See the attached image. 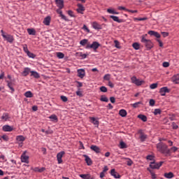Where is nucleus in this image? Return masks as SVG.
<instances>
[{"mask_svg":"<svg viewBox=\"0 0 179 179\" xmlns=\"http://www.w3.org/2000/svg\"><path fill=\"white\" fill-rule=\"evenodd\" d=\"M157 150L162 154H165L166 156L171 155V150L169 148V145L164 143H159L157 144Z\"/></svg>","mask_w":179,"mask_h":179,"instance_id":"1","label":"nucleus"},{"mask_svg":"<svg viewBox=\"0 0 179 179\" xmlns=\"http://www.w3.org/2000/svg\"><path fill=\"white\" fill-rule=\"evenodd\" d=\"M146 36L147 34L141 36V43L145 45L148 50H151L153 48V43H152L151 40L146 39Z\"/></svg>","mask_w":179,"mask_h":179,"instance_id":"2","label":"nucleus"},{"mask_svg":"<svg viewBox=\"0 0 179 179\" xmlns=\"http://www.w3.org/2000/svg\"><path fill=\"white\" fill-rule=\"evenodd\" d=\"M1 36L2 37L6 39V41H8V43H13V41H15V38H13V36H12L11 34H8L4 32L3 29H1Z\"/></svg>","mask_w":179,"mask_h":179,"instance_id":"3","label":"nucleus"},{"mask_svg":"<svg viewBox=\"0 0 179 179\" xmlns=\"http://www.w3.org/2000/svg\"><path fill=\"white\" fill-rule=\"evenodd\" d=\"M163 164H164V161H160L159 162H155V161H153L152 162H150V167L152 169H159Z\"/></svg>","mask_w":179,"mask_h":179,"instance_id":"4","label":"nucleus"},{"mask_svg":"<svg viewBox=\"0 0 179 179\" xmlns=\"http://www.w3.org/2000/svg\"><path fill=\"white\" fill-rule=\"evenodd\" d=\"M100 46V43L97 41H94L91 45H87L86 48H93V50H97Z\"/></svg>","mask_w":179,"mask_h":179,"instance_id":"5","label":"nucleus"},{"mask_svg":"<svg viewBox=\"0 0 179 179\" xmlns=\"http://www.w3.org/2000/svg\"><path fill=\"white\" fill-rule=\"evenodd\" d=\"M64 154H65L64 151L59 152V153L57 154V159L58 164H62L63 162L62 157H64Z\"/></svg>","mask_w":179,"mask_h":179,"instance_id":"6","label":"nucleus"},{"mask_svg":"<svg viewBox=\"0 0 179 179\" xmlns=\"http://www.w3.org/2000/svg\"><path fill=\"white\" fill-rule=\"evenodd\" d=\"M2 129L3 132H12L13 131V126H10L9 124H4Z\"/></svg>","mask_w":179,"mask_h":179,"instance_id":"7","label":"nucleus"},{"mask_svg":"<svg viewBox=\"0 0 179 179\" xmlns=\"http://www.w3.org/2000/svg\"><path fill=\"white\" fill-rule=\"evenodd\" d=\"M16 139H17V141L20 143H19L20 146H22V143L24 141H25L26 138H24V136H23V135H17Z\"/></svg>","mask_w":179,"mask_h":179,"instance_id":"8","label":"nucleus"},{"mask_svg":"<svg viewBox=\"0 0 179 179\" xmlns=\"http://www.w3.org/2000/svg\"><path fill=\"white\" fill-rule=\"evenodd\" d=\"M77 6H78L77 12H78V13H81V15H83L84 11L85 10V8L83 6V5H82V3H78Z\"/></svg>","mask_w":179,"mask_h":179,"instance_id":"9","label":"nucleus"},{"mask_svg":"<svg viewBox=\"0 0 179 179\" xmlns=\"http://www.w3.org/2000/svg\"><path fill=\"white\" fill-rule=\"evenodd\" d=\"M110 174L111 176H114L115 179H120V178H121V175H120L119 173L115 171V169H111Z\"/></svg>","mask_w":179,"mask_h":179,"instance_id":"10","label":"nucleus"},{"mask_svg":"<svg viewBox=\"0 0 179 179\" xmlns=\"http://www.w3.org/2000/svg\"><path fill=\"white\" fill-rule=\"evenodd\" d=\"M77 73H78V77L83 78L85 76V71L83 69H78Z\"/></svg>","mask_w":179,"mask_h":179,"instance_id":"11","label":"nucleus"},{"mask_svg":"<svg viewBox=\"0 0 179 179\" xmlns=\"http://www.w3.org/2000/svg\"><path fill=\"white\" fill-rule=\"evenodd\" d=\"M169 90L168 87H162L159 90V93L161 94V96H166V93H169Z\"/></svg>","mask_w":179,"mask_h":179,"instance_id":"12","label":"nucleus"},{"mask_svg":"<svg viewBox=\"0 0 179 179\" xmlns=\"http://www.w3.org/2000/svg\"><path fill=\"white\" fill-rule=\"evenodd\" d=\"M92 26L95 30H101L102 29V26L100 25V24H99L97 22H93Z\"/></svg>","mask_w":179,"mask_h":179,"instance_id":"13","label":"nucleus"},{"mask_svg":"<svg viewBox=\"0 0 179 179\" xmlns=\"http://www.w3.org/2000/svg\"><path fill=\"white\" fill-rule=\"evenodd\" d=\"M148 34H150V36H154V37H156L158 39H159V38L161 37L160 34L158 32H156L155 31H149Z\"/></svg>","mask_w":179,"mask_h":179,"instance_id":"14","label":"nucleus"},{"mask_svg":"<svg viewBox=\"0 0 179 179\" xmlns=\"http://www.w3.org/2000/svg\"><path fill=\"white\" fill-rule=\"evenodd\" d=\"M7 83V86L8 87L10 88V90H11V92L13 93V92H15V88H13V83L12 81H9L8 80H6Z\"/></svg>","mask_w":179,"mask_h":179,"instance_id":"15","label":"nucleus"},{"mask_svg":"<svg viewBox=\"0 0 179 179\" xmlns=\"http://www.w3.org/2000/svg\"><path fill=\"white\" fill-rule=\"evenodd\" d=\"M55 1L58 8H63L64 7V0H55Z\"/></svg>","mask_w":179,"mask_h":179,"instance_id":"16","label":"nucleus"},{"mask_svg":"<svg viewBox=\"0 0 179 179\" xmlns=\"http://www.w3.org/2000/svg\"><path fill=\"white\" fill-rule=\"evenodd\" d=\"M21 162H25L26 164H29V157L25 154H22L21 155Z\"/></svg>","mask_w":179,"mask_h":179,"instance_id":"17","label":"nucleus"},{"mask_svg":"<svg viewBox=\"0 0 179 179\" xmlns=\"http://www.w3.org/2000/svg\"><path fill=\"white\" fill-rule=\"evenodd\" d=\"M57 13L59 15L62 19H64V20H68L66 15H64V14L62 13V8H59L57 10Z\"/></svg>","mask_w":179,"mask_h":179,"instance_id":"18","label":"nucleus"},{"mask_svg":"<svg viewBox=\"0 0 179 179\" xmlns=\"http://www.w3.org/2000/svg\"><path fill=\"white\" fill-rule=\"evenodd\" d=\"M171 80L175 84H179V73L173 76V77H172V78H171Z\"/></svg>","mask_w":179,"mask_h":179,"instance_id":"19","label":"nucleus"},{"mask_svg":"<svg viewBox=\"0 0 179 179\" xmlns=\"http://www.w3.org/2000/svg\"><path fill=\"white\" fill-rule=\"evenodd\" d=\"M92 150H94L96 153H100L101 150L98 145H92L90 147Z\"/></svg>","mask_w":179,"mask_h":179,"instance_id":"20","label":"nucleus"},{"mask_svg":"<svg viewBox=\"0 0 179 179\" xmlns=\"http://www.w3.org/2000/svg\"><path fill=\"white\" fill-rule=\"evenodd\" d=\"M164 176L167 179H173V178H174V174L172 171H169V173H165Z\"/></svg>","mask_w":179,"mask_h":179,"instance_id":"21","label":"nucleus"},{"mask_svg":"<svg viewBox=\"0 0 179 179\" xmlns=\"http://www.w3.org/2000/svg\"><path fill=\"white\" fill-rule=\"evenodd\" d=\"M34 172H38V173H43L45 171V167L39 168V167H35V168H31Z\"/></svg>","mask_w":179,"mask_h":179,"instance_id":"22","label":"nucleus"},{"mask_svg":"<svg viewBox=\"0 0 179 179\" xmlns=\"http://www.w3.org/2000/svg\"><path fill=\"white\" fill-rule=\"evenodd\" d=\"M84 157H85V162H87L88 166H91L93 164L92 159L88 155H84Z\"/></svg>","mask_w":179,"mask_h":179,"instance_id":"23","label":"nucleus"},{"mask_svg":"<svg viewBox=\"0 0 179 179\" xmlns=\"http://www.w3.org/2000/svg\"><path fill=\"white\" fill-rule=\"evenodd\" d=\"M110 18L113 19L115 22H122V19H120L117 15H110Z\"/></svg>","mask_w":179,"mask_h":179,"instance_id":"24","label":"nucleus"},{"mask_svg":"<svg viewBox=\"0 0 179 179\" xmlns=\"http://www.w3.org/2000/svg\"><path fill=\"white\" fill-rule=\"evenodd\" d=\"M30 71H31V69H29V67H25L24 70L22 73V76H24V77H27Z\"/></svg>","mask_w":179,"mask_h":179,"instance_id":"25","label":"nucleus"},{"mask_svg":"<svg viewBox=\"0 0 179 179\" xmlns=\"http://www.w3.org/2000/svg\"><path fill=\"white\" fill-rule=\"evenodd\" d=\"M51 22V17H46L44 20H43V24H45V25L48 26L50 25Z\"/></svg>","mask_w":179,"mask_h":179,"instance_id":"26","label":"nucleus"},{"mask_svg":"<svg viewBox=\"0 0 179 179\" xmlns=\"http://www.w3.org/2000/svg\"><path fill=\"white\" fill-rule=\"evenodd\" d=\"M90 119L91 122H92V124H96V126H99V121L97 120V119H96V117H90Z\"/></svg>","mask_w":179,"mask_h":179,"instance_id":"27","label":"nucleus"},{"mask_svg":"<svg viewBox=\"0 0 179 179\" xmlns=\"http://www.w3.org/2000/svg\"><path fill=\"white\" fill-rule=\"evenodd\" d=\"M31 76L36 78V79L41 78L39 73L36 72V71H31Z\"/></svg>","mask_w":179,"mask_h":179,"instance_id":"28","label":"nucleus"},{"mask_svg":"<svg viewBox=\"0 0 179 179\" xmlns=\"http://www.w3.org/2000/svg\"><path fill=\"white\" fill-rule=\"evenodd\" d=\"M10 118V116H9L8 113H3L1 116L2 120L8 121Z\"/></svg>","mask_w":179,"mask_h":179,"instance_id":"29","label":"nucleus"},{"mask_svg":"<svg viewBox=\"0 0 179 179\" xmlns=\"http://www.w3.org/2000/svg\"><path fill=\"white\" fill-rule=\"evenodd\" d=\"M49 118L52 121H54L55 122H58V117L56 115V114H52V115L49 116Z\"/></svg>","mask_w":179,"mask_h":179,"instance_id":"30","label":"nucleus"},{"mask_svg":"<svg viewBox=\"0 0 179 179\" xmlns=\"http://www.w3.org/2000/svg\"><path fill=\"white\" fill-rule=\"evenodd\" d=\"M147 138L148 135L145 134V133H143V131L140 133V139L141 141H145V140H146Z\"/></svg>","mask_w":179,"mask_h":179,"instance_id":"31","label":"nucleus"},{"mask_svg":"<svg viewBox=\"0 0 179 179\" xmlns=\"http://www.w3.org/2000/svg\"><path fill=\"white\" fill-rule=\"evenodd\" d=\"M127 114V112L126 110V109H120V112H119V115L121 117H126Z\"/></svg>","mask_w":179,"mask_h":179,"instance_id":"32","label":"nucleus"},{"mask_svg":"<svg viewBox=\"0 0 179 179\" xmlns=\"http://www.w3.org/2000/svg\"><path fill=\"white\" fill-rule=\"evenodd\" d=\"M27 32L31 36H36V29H27Z\"/></svg>","mask_w":179,"mask_h":179,"instance_id":"33","label":"nucleus"},{"mask_svg":"<svg viewBox=\"0 0 179 179\" xmlns=\"http://www.w3.org/2000/svg\"><path fill=\"white\" fill-rule=\"evenodd\" d=\"M138 117H139V119H141V120H143L144 122L148 120L147 116L144 115L143 114H139Z\"/></svg>","mask_w":179,"mask_h":179,"instance_id":"34","label":"nucleus"},{"mask_svg":"<svg viewBox=\"0 0 179 179\" xmlns=\"http://www.w3.org/2000/svg\"><path fill=\"white\" fill-rule=\"evenodd\" d=\"M24 96L27 97V98H32L33 96V93L31 91H27L25 92L24 93Z\"/></svg>","mask_w":179,"mask_h":179,"instance_id":"35","label":"nucleus"},{"mask_svg":"<svg viewBox=\"0 0 179 179\" xmlns=\"http://www.w3.org/2000/svg\"><path fill=\"white\" fill-rule=\"evenodd\" d=\"M142 103V101L135 102L134 103H131V106L134 107V108H137L139 107V105H141Z\"/></svg>","mask_w":179,"mask_h":179,"instance_id":"36","label":"nucleus"},{"mask_svg":"<svg viewBox=\"0 0 179 179\" xmlns=\"http://www.w3.org/2000/svg\"><path fill=\"white\" fill-rule=\"evenodd\" d=\"M80 177L82 179H90L91 175L90 174H80Z\"/></svg>","mask_w":179,"mask_h":179,"instance_id":"37","label":"nucleus"},{"mask_svg":"<svg viewBox=\"0 0 179 179\" xmlns=\"http://www.w3.org/2000/svg\"><path fill=\"white\" fill-rule=\"evenodd\" d=\"M101 101H104L105 103H108V98L106 95H101L100 98Z\"/></svg>","mask_w":179,"mask_h":179,"instance_id":"38","label":"nucleus"},{"mask_svg":"<svg viewBox=\"0 0 179 179\" xmlns=\"http://www.w3.org/2000/svg\"><path fill=\"white\" fill-rule=\"evenodd\" d=\"M57 58L59 59H63L65 57V55L62 53V52H57Z\"/></svg>","mask_w":179,"mask_h":179,"instance_id":"39","label":"nucleus"},{"mask_svg":"<svg viewBox=\"0 0 179 179\" xmlns=\"http://www.w3.org/2000/svg\"><path fill=\"white\" fill-rule=\"evenodd\" d=\"M169 150H170V155H171L172 152L173 153H176V152H177V150H178V147L173 146V147H171V148H170Z\"/></svg>","mask_w":179,"mask_h":179,"instance_id":"40","label":"nucleus"},{"mask_svg":"<svg viewBox=\"0 0 179 179\" xmlns=\"http://www.w3.org/2000/svg\"><path fill=\"white\" fill-rule=\"evenodd\" d=\"M87 43H88V40L87 39H83V40H80V44L82 46H85V45L87 44Z\"/></svg>","mask_w":179,"mask_h":179,"instance_id":"41","label":"nucleus"},{"mask_svg":"<svg viewBox=\"0 0 179 179\" xmlns=\"http://www.w3.org/2000/svg\"><path fill=\"white\" fill-rule=\"evenodd\" d=\"M28 57L29 58H32V59H34L36 58V55H34V53H32L31 52H30V50H28Z\"/></svg>","mask_w":179,"mask_h":179,"instance_id":"42","label":"nucleus"},{"mask_svg":"<svg viewBox=\"0 0 179 179\" xmlns=\"http://www.w3.org/2000/svg\"><path fill=\"white\" fill-rule=\"evenodd\" d=\"M133 48L135 49V50H139L140 48V45L138 43H133L132 45Z\"/></svg>","mask_w":179,"mask_h":179,"instance_id":"43","label":"nucleus"},{"mask_svg":"<svg viewBox=\"0 0 179 179\" xmlns=\"http://www.w3.org/2000/svg\"><path fill=\"white\" fill-rule=\"evenodd\" d=\"M161 113H162L161 109H159V108L155 109V110H154L155 115H158V114H161Z\"/></svg>","mask_w":179,"mask_h":179,"instance_id":"44","label":"nucleus"},{"mask_svg":"<svg viewBox=\"0 0 179 179\" xmlns=\"http://www.w3.org/2000/svg\"><path fill=\"white\" fill-rule=\"evenodd\" d=\"M143 83H144L143 80L136 79V85H137V86H141V85H143Z\"/></svg>","mask_w":179,"mask_h":179,"instance_id":"45","label":"nucleus"},{"mask_svg":"<svg viewBox=\"0 0 179 179\" xmlns=\"http://www.w3.org/2000/svg\"><path fill=\"white\" fill-rule=\"evenodd\" d=\"M148 170L150 172V174L152 176V179H157L156 174H155V173L153 171H150V169H149V168H148Z\"/></svg>","mask_w":179,"mask_h":179,"instance_id":"46","label":"nucleus"},{"mask_svg":"<svg viewBox=\"0 0 179 179\" xmlns=\"http://www.w3.org/2000/svg\"><path fill=\"white\" fill-rule=\"evenodd\" d=\"M120 148L122 149L127 148V145L125 143H124V141H120Z\"/></svg>","mask_w":179,"mask_h":179,"instance_id":"47","label":"nucleus"},{"mask_svg":"<svg viewBox=\"0 0 179 179\" xmlns=\"http://www.w3.org/2000/svg\"><path fill=\"white\" fill-rule=\"evenodd\" d=\"M134 22H137V20L139 21H143V20H148L147 17H144L143 18H134Z\"/></svg>","mask_w":179,"mask_h":179,"instance_id":"48","label":"nucleus"},{"mask_svg":"<svg viewBox=\"0 0 179 179\" xmlns=\"http://www.w3.org/2000/svg\"><path fill=\"white\" fill-rule=\"evenodd\" d=\"M23 50L25 52V53H27V55H28L29 53V50H28V46L27 45H23Z\"/></svg>","mask_w":179,"mask_h":179,"instance_id":"49","label":"nucleus"},{"mask_svg":"<svg viewBox=\"0 0 179 179\" xmlns=\"http://www.w3.org/2000/svg\"><path fill=\"white\" fill-rule=\"evenodd\" d=\"M61 99H62V101H64V103H66V101H68V98H67V96H65V95H62V96H61Z\"/></svg>","mask_w":179,"mask_h":179,"instance_id":"50","label":"nucleus"},{"mask_svg":"<svg viewBox=\"0 0 179 179\" xmlns=\"http://www.w3.org/2000/svg\"><path fill=\"white\" fill-rule=\"evenodd\" d=\"M100 91L103 92H106L108 91V90H107V87H106V86H101L100 87Z\"/></svg>","mask_w":179,"mask_h":179,"instance_id":"51","label":"nucleus"},{"mask_svg":"<svg viewBox=\"0 0 179 179\" xmlns=\"http://www.w3.org/2000/svg\"><path fill=\"white\" fill-rule=\"evenodd\" d=\"M157 87H158V84H151L150 86V88L151 90H155Z\"/></svg>","mask_w":179,"mask_h":179,"instance_id":"52","label":"nucleus"},{"mask_svg":"<svg viewBox=\"0 0 179 179\" xmlns=\"http://www.w3.org/2000/svg\"><path fill=\"white\" fill-rule=\"evenodd\" d=\"M127 160V164L128 166H131V164L134 163L132 160H131V159H126Z\"/></svg>","mask_w":179,"mask_h":179,"instance_id":"53","label":"nucleus"},{"mask_svg":"<svg viewBox=\"0 0 179 179\" xmlns=\"http://www.w3.org/2000/svg\"><path fill=\"white\" fill-rule=\"evenodd\" d=\"M104 80H110V74H106L103 77Z\"/></svg>","mask_w":179,"mask_h":179,"instance_id":"54","label":"nucleus"},{"mask_svg":"<svg viewBox=\"0 0 179 179\" xmlns=\"http://www.w3.org/2000/svg\"><path fill=\"white\" fill-rule=\"evenodd\" d=\"M107 12H108V13H110L112 15H114V13H115V10H113L112 8H108Z\"/></svg>","mask_w":179,"mask_h":179,"instance_id":"55","label":"nucleus"},{"mask_svg":"<svg viewBox=\"0 0 179 179\" xmlns=\"http://www.w3.org/2000/svg\"><path fill=\"white\" fill-rule=\"evenodd\" d=\"M155 101L154 99H150V106H155Z\"/></svg>","mask_w":179,"mask_h":179,"instance_id":"56","label":"nucleus"},{"mask_svg":"<svg viewBox=\"0 0 179 179\" xmlns=\"http://www.w3.org/2000/svg\"><path fill=\"white\" fill-rule=\"evenodd\" d=\"M169 65H170V64H169V62H163V66H164V67H169Z\"/></svg>","mask_w":179,"mask_h":179,"instance_id":"57","label":"nucleus"},{"mask_svg":"<svg viewBox=\"0 0 179 179\" xmlns=\"http://www.w3.org/2000/svg\"><path fill=\"white\" fill-rule=\"evenodd\" d=\"M127 10V12H130L131 13H137V10H129L128 8H127V10Z\"/></svg>","mask_w":179,"mask_h":179,"instance_id":"58","label":"nucleus"},{"mask_svg":"<svg viewBox=\"0 0 179 179\" xmlns=\"http://www.w3.org/2000/svg\"><path fill=\"white\" fill-rule=\"evenodd\" d=\"M117 9L120 10H124V11H127V8H126V7L124 6H118Z\"/></svg>","mask_w":179,"mask_h":179,"instance_id":"59","label":"nucleus"},{"mask_svg":"<svg viewBox=\"0 0 179 179\" xmlns=\"http://www.w3.org/2000/svg\"><path fill=\"white\" fill-rule=\"evenodd\" d=\"M110 100L111 103H115V96H110Z\"/></svg>","mask_w":179,"mask_h":179,"instance_id":"60","label":"nucleus"},{"mask_svg":"<svg viewBox=\"0 0 179 179\" xmlns=\"http://www.w3.org/2000/svg\"><path fill=\"white\" fill-rule=\"evenodd\" d=\"M136 79H137L136 77H132V78H131V81H132V83H134L135 85H136Z\"/></svg>","mask_w":179,"mask_h":179,"instance_id":"61","label":"nucleus"},{"mask_svg":"<svg viewBox=\"0 0 179 179\" xmlns=\"http://www.w3.org/2000/svg\"><path fill=\"white\" fill-rule=\"evenodd\" d=\"M108 86H109L110 88H114L115 85L113 84V83H111V81H108Z\"/></svg>","mask_w":179,"mask_h":179,"instance_id":"62","label":"nucleus"},{"mask_svg":"<svg viewBox=\"0 0 179 179\" xmlns=\"http://www.w3.org/2000/svg\"><path fill=\"white\" fill-rule=\"evenodd\" d=\"M172 126L173 129H177L178 128V124H176L175 122H173Z\"/></svg>","mask_w":179,"mask_h":179,"instance_id":"63","label":"nucleus"},{"mask_svg":"<svg viewBox=\"0 0 179 179\" xmlns=\"http://www.w3.org/2000/svg\"><path fill=\"white\" fill-rule=\"evenodd\" d=\"M80 56L81 57L82 59L87 58V55L86 54L80 53Z\"/></svg>","mask_w":179,"mask_h":179,"instance_id":"64","label":"nucleus"}]
</instances>
